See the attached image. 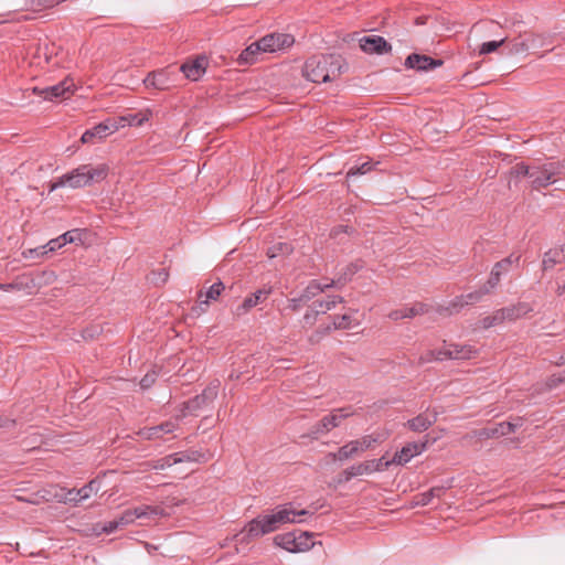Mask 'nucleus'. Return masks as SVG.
I'll use <instances>...</instances> for the list:
<instances>
[{"label": "nucleus", "instance_id": "obj_2", "mask_svg": "<svg viewBox=\"0 0 565 565\" xmlns=\"http://www.w3.org/2000/svg\"><path fill=\"white\" fill-rule=\"evenodd\" d=\"M108 167L106 164H83L63 174L51 185V191L61 186H70L72 189L84 188L93 182H99L107 177Z\"/></svg>", "mask_w": 565, "mask_h": 565}, {"label": "nucleus", "instance_id": "obj_40", "mask_svg": "<svg viewBox=\"0 0 565 565\" xmlns=\"http://www.w3.org/2000/svg\"><path fill=\"white\" fill-rule=\"evenodd\" d=\"M406 310H407V312H406L407 318H414L416 316H420V315L428 312L429 307L426 303L416 302L409 307H406Z\"/></svg>", "mask_w": 565, "mask_h": 565}, {"label": "nucleus", "instance_id": "obj_47", "mask_svg": "<svg viewBox=\"0 0 565 565\" xmlns=\"http://www.w3.org/2000/svg\"><path fill=\"white\" fill-rule=\"evenodd\" d=\"M173 465L184 461H192L194 460V452L188 454V452H175L172 454Z\"/></svg>", "mask_w": 565, "mask_h": 565}, {"label": "nucleus", "instance_id": "obj_56", "mask_svg": "<svg viewBox=\"0 0 565 565\" xmlns=\"http://www.w3.org/2000/svg\"><path fill=\"white\" fill-rule=\"evenodd\" d=\"M41 278H43L45 282H51L55 279V275L53 271H43Z\"/></svg>", "mask_w": 565, "mask_h": 565}, {"label": "nucleus", "instance_id": "obj_19", "mask_svg": "<svg viewBox=\"0 0 565 565\" xmlns=\"http://www.w3.org/2000/svg\"><path fill=\"white\" fill-rule=\"evenodd\" d=\"M178 428L177 420H168L160 425L146 427L138 431V436L145 440H153L161 438L166 434L173 433Z\"/></svg>", "mask_w": 565, "mask_h": 565}, {"label": "nucleus", "instance_id": "obj_26", "mask_svg": "<svg viewBox=\"0 0 565 565\" xmlns=\"http://www.w3.org/2000/svg\"><path fill=\"white\" fill-rule=\"evenodd\" d=\"M263 53L259 42L255 41L249 44L245 50L241 52L238 55L236 63L241 66L252 65L258 60V55Z\"/></svg>", "mask_w": 565, "mask_h": 565}, {"label": "nucleus", "instance_id": "obj_57", "mask_svg": "<svg viewBox=\"0 0 565 565\" xmlns=\"http://www.w3.org/2000/svg\"><path fill=\"white\" fill-rule=\"evenodd\" d=\"M15 287H17V285H15V284L0 285V288H1L2 290H6V291H8V290H12V289H14Z\"/></svg>", "mask_w": 565, "mask_h": 565}, {"label": "nucleus", "instance_id": "obj_59", "mask_svg": "<svg viewBox=\"0 0 565 565\" xmlns=\"http://www.w3.org/2000/svg\"><path fill=\"white\" fill-rule=\"evenodd\" d=\"M70 498H78V494H72V495H68V499Z\"/></svg>", "mask_w": 565, "mask_h": 565}, {"label": "nucleus", "instance_id": "obj_41", "mask_svg": "<svg viewBox=\"0 0 565 565\" xmlns=\"http://www.w3.org/2000/svg\"><path fill=\"white\" fill-rule=\"evenodd\" d=\"M504 321V317L500 315V309L497 310L492 316H488L482 319L481 323L484 329L500 324Z\"/></svg>", "mask_w": 565, "mask_h": 565}, {"label": "nucleus", "instance_id": "obj_18", "mask_svg": "<svg viewBox=\"0 0 565 565\" xmlns=\"http://www.w3.org/2000/svg\"><path fill=\"white\" fill-rule=\"evenodd\" d=\"M271 294V287H264L248 297H246L243 302L236 307L235 315L236 316H243L246 315L248 311H250L254 307H256L259 303H263L268 296Z\"/></svg>", "mask_w": 565, "mask_h": 565}, {"label": "nucleus", "instance_id": "obj_24", "mask_svg": "<svg viewBox=\"0 0 565 565\" xmlns=\"http://www.w3.org/2000/svg\"><path fill=\"white\" fill-rule=\"evenodd\" d=\"M437 420V413L434 412L433 415H428L426 413H422L416 417L407 420L406 426L416 433H422L427 430Z\"/></svg>", "mask_w": 565, "mask_h": 565}, {"label": "nucleus", "instance_id": "obj_44", "mask_svg": "<svg viewBox=\"0 0 565 565\" xmlns=\"http://www.w3.org/2000/svg\"><path fill=\"white\" fill-rule=\"evenodd\" d=\"M504 43V39L499 41H489L481 44L479 54H489L498 50Z\"/></svg>", "mask_w": 565, "mask_h": 565}, {"label": "nucleus", "instance_id": "obj_34", "mask_svg": "<svg viewBox=\"0 0 565 565\" xmlns=\"http://www.w3.org/2000/svg\"><path fill=\"white\" fill-rule=\"evenodd\" d=\"M443 492V487H434L426 492L417 494L414 498V504L419 507L428 505L435 497L439 498Z\"/></svg>", "mask_w": 565, "mask_h": 565}, {"label": "nucleus", "instance_id": "obj_13", "mask_svg": "<svg viewBox=\"0 0 565 565\" xmlns=\"http://www.w3.org/2000/svg\"><path fill=\"white\" fill-rule=\"evenodd\" d=\"M520 256H514L513 254H511L510 256L495 263L487 282L484 284L488 287V289L492 291L499 285L501 275L503 273H507L513 264H518Z\"/></svg>", "mask_w": 565, "mask_h": 565}, {"label": "nucleus", "instance_id": "obj_51", "mask_svg": "<svg viewBox=\"0 0 565 565\" xmlns=\"http://www.w3.org/2000/svg\"><path fill=\"white\" fill-rule=\"evenodd\" d=\"M156 381V373H147L140 381L142 388H149Z\"/></svg>", "mask_w": 565, "mask_h": 565}, {"label": "nucleus", "instance_id": "obj_43", "mask_svg": "<svg viewBox=\"0 0 565 565\" xmlns=\"http://www.w3.org/2000/svg\"><path fill=\"white\" fill-rule=\"evenodd\" d=\"M120 526H126L134 523L137 520V515L134 509L125 510L119 518H117Z\"/></svg>", "mask_w": 565, "mask_h": 565}, {"label": "nucleus", "instance_id": "obj_16", "mask_svg": "<svg viewBox=\"0 0 565 565\" xmlns=\"http://www.w3.org/2000/svg\"><path fill=\"white\" fill-rule=\"evenodd\" d=\"M207 65V57L205 55H200L190 62L183 63L180 71L188 79L199 81L204 75Z\"/></svg>", "mask_w": 565, "mask_h": 565}, {"label": "nucleus", "instance_id": "obj_23", "mask_svg": "<svg viewBox=\"0 0 565 565\" xmlns=\"http://www.w3.org/2000/svg\"><path fill=\"white\" fill-rule=\"evenodd\" d=\"M64 245L61 236L49 241L45 245L39 246L36 248H30L23 253L26 258H39L50 253H54L57 249L62 248Z\"/></svg>", "mask_w": 565, "mask_h": 565}, {"label": "nucleus", "instance_id": "obj_33", "mask_svg": "<svg viewBox=\"0 0 565 565\" xmlns=\"http://www.w3.org/2000/svg\"><path fill=\"white\" fill-rule=\"evenodd\" d=\"M137 519L153 520L158 516H166L167 513L159 505H140L135 508Z\"/></svg>", "mask_w": 565, "mask_h": 565}, {"label": "nucleus", "instance_id": "obj_46", "mask_svg": "<svg viewBox=\"0 0 565 565\" xmlns=\"http://www.w3.org/2000/svg\"><path fill=\"white\" fill-rule=\"evenodd\" d=\"M355 440L359 444V448H360L361 452H364L365 450L371 448L373 444L376 443V439L371 435H365Z\"/></svg>", "mask_w": 565, "mask_h": 565}, {"label": "nucleus", "instance_id": "obj_31", "mask_svg": "<svg viewBox=\"0 0 565 565\" xmlns=\"http://www.w3.org/2000/svg\"><path fill=\"white\" fill-rule=\"evenodd\" d=\"M353 327L352 317L349 315L335 316L331 326H327L322 331H317V340L337 329H351Z\"/></svg>", "mask_w": 565, "mask_h": 565}, {"label": "nucleus", "instance_id": "obj_48", "mask_svg": "<svg viewBox=\"0 0 565 565\" xmlns=\"http://www.w3.org/2000/svg\"><path fill=\"white\" fill-rule=\"evenodd\" d=\"M119 527H121V526L119 525L118 520L116 519V520L104 523L100 527V532L110 534V533H114Z\"/></svg>", "mask_w": 565, "mask_h": 565}, {"label": "nucleus", "instance_id": "obj_17", "mask_svg": "<svg viewBox=\"0 0 565 565\" xmlns=\"http://www.w3.org/2000/svg\"><path fill=\"white\" fill-rule=\"evenodd\" d=\"M360 47L367 54H384L392 50L391 44L380 35L363 36L360 40Z\"/></svg>", "mask_w": 565, "mask_h": 565}, {"label": "nucleus", "instance_id": "obj_7", "mask_svg": "<svg viewBox=\"0 0 565 565\" xmlns=\"http://www.w3.org/2000/svg\"><path fill=\"white\" fill-rule=\"evenodd\" d=\"M387 468L388 463L384 462V458L365 460L344 469L340 476L339 482H349L355 477L384 471Z\"/></svg>", "mask_w": 565, "mask_h": 565}, {"label": "nucleus", "instance_id": "obj_12", "mask_svg": "<svg viewBox=\"0 0 565 565\" xmlns=\"http://www.w3.org/2000/svg\"><path fill=\"white\" fill-rule=\"evenodd\" d=\"M117 130H118V125L116 124V121L113 119H107V120L94 126L93 128L87 129L82 135L81 140L83 143L93 142L95 138L100 140V139L107 137L108 135L116 132Z\"/></svg>", "mask_w": 565, "mask_h": 565}, {"label": "nucleus", "instance_id": "obj_39", "mask_svg": "<svg viewBox=\"0 0 565 565\" xmlns=\"http://www.w3.org/2000/svg\"><path fill=\"white\" fill-rule=\"evenodd\" d=\"M83 235H84L83 231L75 228V230L67 231L60 236H61L64 245H66L68 243L82 242Z\"/></svg>", "mask_w": 565, "mask_h": 565}, {"label": "nucleus", "instance_id": "obj_11", "mask_svg": "<svg viewBox=\"0 0 565 565\" xmlns=\"http://www.w3.org/2000/svg\"><path fill=\"white\" fill-rule=\"evenodd\" d=\"M429 441L426 439L422 443H408L402 447L401 450L396 451L394 457L391 460H386L385 462L391 465L404 466L409 462L414 457L423 454L427 447Z\"/></svg>", "mask_w": 565, "mask_h": 565}, {"label": "nucleus", "instance_id": "obj_27", "mask_svg": "<svg viewBox=\"0 0 565 565\" xmlns=\"http://www.w3.org/2000/svg\"><path fill=\"white\" fill-rule=\"evenodd\" d=\"M333 286H335L334 280H330L323 284L319 282L318 280H311L301 292V299L305 300V302H308L309 300L318 296L320 292H323L326 289H329Z\"/></svg>", "mask_w": 565, "mask_h": 565}, {"label": "nucleus", "instance_id": "obj_3", "mask_svg": "<svg viewBox=\"0 0 565 565\" xmlns=\"http://www.w3.org/2000/svg\"><path fill=\"white\" fill-rule=\"evenodd\" d=\"M565 173V164L561 162H546L533 166L531 184L534 189L546 188L556 182L557 178Z\"/></svg>", "mask_w": 565, "mask_h": 565}, {"label": "nucleus", "instance_id": "obj_25", "mask_svg": "<svg viewBox=\"0 0 565 565\" xmlns=\"http://www.w3.org/2000/svg\"><path fill=\"white\" fill-rule=\"evenodd\" d=\"M532 311V307L526 302H519L500 309V315L504 317V321H514L526 316Z\"/></svg>", "mask_w": 565, "mask_h": 565}, {"label": "nucleus", "instance_id": "obj_5", "mask_svg": "<svg viewBox=\"0 0 565 565\" xmlns=\"http://www.w3.org/2000/svg\"><path fill=\"white\" fill-rule=\"evenodd\" d=\"M274 543L290 553L306 552L315 545L312 534L308 532H301L299 535L294 532L278 534L274 537Z\"/></svg>", "mask_w": 565, "mask_h": 565}, {"label": "nucleus", "instance_id": "obj_54", "mask_svg": "<svg viewBox=\"0 0 565 565\" xmlns=\"http://www.w3.org/2000/svg\"><path fill=\"white\" fill-rule=\"evenodd\" d=\"M305 303V300L301 299V296H299L298 298H292L289 300V305L288 307L292 310V311H297L299 310V308L301 307V305Z\"/></svg>", "mask_w": 565, "mask_h": 565}, {"label": "nucleus", "instance_id": "obj_30", "mask_svg": "<svg viewBox=\"0 0 565 565\" xmlns=\"http://www.w3.org/2000/svg\"><path fill=\"white\" fill-rule=\"evenodd\" d=\"M563 262H565V244L546 252L544 254L542 264L543 268L547 270L553 268L556 264H561Z\"/></svg>", "mask_w": 565, "mask_h": 565}, {"label": "nucleus", "instance_id": "obj_53", "mask_svg": "<svg viewBox=\"0 0 565 565\" xmlns=\"http://www.w3.org/2000/svg\"><path fill=\"white\" fill-rule=\"evenodd\" d=\"M318 315L319 313H316V309L312 307V309L303 316L305 323L312 326L316 322Z\"/></svg>", "mask_w": 565, "mask_h": 565}, {"label": "nucleus", "instance_id": "obj_32", "mask_svg": "<svg viewBox=\"0 0 565 565\" xmlns=\"http://www.w3.org/2000/svg\"><path fill=\"white\" fill-rule=\"evenodd\" d=\"M224 289V284L221 280H218L211 285L206 291L201 290L198 294L200 305H209L210 301L217 300Z\"/></svg>", "mask_w": 565, "mask_h": 565}, {"label": "nucleus", "instance_id": "obj_58", "mask_svg": "<svg viewBox=\"0 0 565 565\" xmlns=\"http://www.w3.org/2000/svg\"><path fill=\"white\" fill-rule=\"evenodd\" d=\"M561 363L565 364V353L561 356Z\"/></svg>", "mask_w": 565, "mask_h": 565}, {"label": "nucleus", "instance_id": "obj_8", "mask_svg": "<svg viewBox=\"0 0 565 565\" xmlns=\"http://www.w3.org/2000/svg\"><path fill=\"white\" fill-rule=\"evenodd\" d=\"M279 529L274 515L263 514L250 520L245 525V533L248 539L259 537Z\"/></svg>", "mask_w": 565, "mask_h": 565}, {"label": "nucleus", "instance_id": "obj_15", "mask_svg": "<svg viewBox=\"0 0 565 565\" xmlns=\"http://www.w3.org/2000/svg\"><path fill=\"white\" fill-rule=\"evenodd\" d=\"M74 84L72 81L64 79L58 84L46 86L44 88L34 87L33 92L46 100H53L54 98L64 97L66 94L72 93Z\"/></svg>", "mask_w": 565, "mask_h": 565}, {"label": "nucleus", "instance_id": "obj_55", "mask_svg": "<svg viewBox=\"0 0 565 565\" xmlns=\"http://www.w3.org/2000/svg\"><path fill=\"white\" fill-rule=\"evenodd\" d=\"M479 437L481 438H493L497 437L493 427L483 428L479 433Z\"/></svg>", "mask_w": 565, "mask_h": 565}, {"label": "nucleus", "instance_id": "obj_10", "mask_svg": "<svg viewBox=\"0 0 565 565\" xmlns=\"http://www.w3.org/2000/svg\"><path fill=\"white\" fill-rule=\"evenodd\" d=\"M263 53H274L286 50L295 43V38L288 33H270L258 40Z\"/></svg>", "mask_w": 565, "mask_h": 565}, {"label": "nucleus", "instance_id": "obj_35", "mask_svg": "<svg viewBox=\"0 0 565 565\" xmlns=\"http://www.w3.org/2000/svg\"><path fill=\"white\" fill-rule=\"evenodd\" d=\"M341 302H343V298L341 296H331L324 301L313 302L312 307L316 309V313H326Z\"/></svg>", "mask_w": 565, "mask_h": 565}, {"label": "nucleus", "instance_id": "obj_6", "mask_svg": "<svg viewBox=\"0 0 565 565\" xmlns=\"http://www.w3.org/2000/svg\"><path fill=\"white\" fill-rule=\"evenodd\" d=\"M354 414L351 406L333 409L329 415L324 416L321 420L315 424L311 428V435L315 437L324 435L335 427H339L341 422Z\"/></svg>", "mask_w": 565, "mask_h": 565}, {"label": "nucleus", "instance_id": "obj_45", "mask_svg": "<svg viewBox=\"0 0 565 565\" xmlns=\"http://www.w3.org/2000/svg\"><path fill=\"white\" fill-rule=\"evenodd\" d=\"M173 465L172 455L164 458L158 459L151 463V468L154 470H164Z\"/></svg>", "mask_w": 565, "mask_h": 565}, {"label": "nucleus", "instance_id": "obj_14", "mask_svg": "<svg viewBox=\"0 0 565 565\" xmlns=\"http://www.w3.org/2000/svg\"><path fill=\"white\" fill-rule=\"evenodd\" d=\"M173 83L172 73L169 68H160L148 73L143 79L146 87L164 90L168 89Z\"/></svg>", "mask_w": 565, "mask_h": 565}, {"label": "nucleus", "instance_id": "obj_28", "mask_svg": "<svg viewBox=\"0 0 565 565\" xmlns=\"http://www.w3.org/2000/svg\"><path fill=\"white\" fill-rule=\"evenodd\" d=\"M100 489V483L98 480H90L87 484L79 489H73L68 491V495L78 494V498H70L71 502L79 503L86 499H88L93 493L98 492Z\"/></svg>", "mask_w": 565, "mask_h": 565}, {"label": "nucleus", "instance_id": "obj_37", "mask_svg": "<svg viewBox=\"0 0 565 565\" xmlns=\"http://www.w3.org/2000/svg\"><path fill=\"white\" fill-rule=\"evenodd\" d=\"M519 426H520L519 424H514L511 422H501V423L497 424L493 427V429H494L495 436L500 437V436H507L511 433H514Z\"/></svg>", "mask_w": 565, "mask_h": 565}, {"label": "nucleus", "instance_id": "obj_42", "mask_svg": "<svg viewBox=\"0 0 565 565\" xmlns=\"http://www.w3.org/2000/svg\"><path fill=\"white\" fill-rule=\"evenodd\" d=\"M372 170V166L369 161L366 162H363L361 164H356V166H353L351 167L349 170H348V173H347V177L348 178H352V177H355V175H359V174H365L367 173L369 171Z\"/></svg>", "mask_w": 565, "mask_h": 565}, {"label": "nucleus", "instance_id": "obj_9", "mask_svg": "<svg viewBox=\"0 0 565 565\" xmlns=\"http://www.w3.org/2000/svg\"><path fill=\"white\" fill-rule=\"evenodd\" d=\"M221 383L211 382L201 394L194 396L185 403V409L190 413L198 412L213 404L218 394Z\"/></svg>", "mask_w": 565, "mask_h": 565}, {"label": "nucleus", "instance_id": "obj_29", "mask_svg": "<svg viewBox=\"0 0 565 565\" xmlns=\"http://www.w3.org/2000/svg\"><path fill=\"white\" fill-rule=\"evenodd\" d=\"M362 454L356 440H351L339 448L337 452L329 454L334 460L344 461Z\"/></svg>", "mask_w": 565, "mask_h": 565}, {"label": "nucleus", "instance_id": "obj_38", "mask_svg": "<svg viewBox=\"0 0 565 565\" xmlns=\"http://www.w3.org/2000/svg\"><path fill=\"white\" fill-rule=\"evenodd\" d=\"M359 268L360 267L356 264L348 265L343 275L338 279H333L335 281L334 287H342L347 281L351 279V277L359 270Z\"/></svg>", "mask_w": 565, "mask_h": 565}, {"label": "nucleus", "instance_id": "obj_22", "mask_svg": "<svg viewBox=\"0 0 565 565\" xmlns=\"http://www.w3.org/2000/svg\"><path fill=\"white\" fill-rule=\"evenodd\" d=\"M443 64L441 60H435L428 55H420L413 53L405 60V66L407 68H414L417 71H429L434 70Z\"/></svg>", "mask_w": 565, "mask_h": 565}, {"label": "nucleus", "instance_id": "obj_36", "mask_svg": "<svg viewBox=\"0 0 565 565\" xmlns=\"http://www.w3.org/2000/svg\"><path fill=\"white\" fill-rule=\"evenodd\" d=\"M291 252V246L286 242H279L268 248L267 255L269 258H275L278 255H287Z\"/></svg>", "mask_w": 565, "mask_h": 565}, {"label": "nucleus", "instance_id": "obj_4", "mask_svg": "<svg viewBox=\"0 0 565 565\" xmlns=\"http://www.w3.org/2000/svg\"><path fill=\"white\" fill-rule=\"evenodd\" d=\"M477 349L469 344L449 343L445 344L440 350H433L428 353V358L423 359L424 362L433 360L444 361L446 359L452 360H469L475 358Z\"/></svg>", "mask_w": 565, "mask_h": 565}, {"label": "nucleus", "instance_id": "obj_1", "mask_svg": "<svg viewBox=\"0 0 565 565\" xmlns=\"http://www.w3.org/2000/svg\"><path fill=\"white\" fill-rule=\"evenodd\" d=\"M342 58L333 54L313 55L303 66L302 74L312 83H326L340 75Z\"/></svg>", "mask_w": 565, "mask_h": 565}, {"label": "nucleus", "instance_id": "obj_49", "mask_svg": "<svg viewBox=\"0 0 565 565\" xmlns=\"http://www.w3.org/2000/svg\"><path fill=\"white\" fill-rule=\"evenodd\" d=\"M407 310H406V307L404 308H401V309H396V310H393L388 313V318L394 320V321H397V320H401V319H405L407 318Z\"/></svg>", "mask_w": 565, "mask_h": 565}, {"label": "nucleus", "instance_id": "obj_21", "mask_svg": "<svg viewBox=\"0 0 565 565\" xmlns=\"http://www.w3.org/2000/svg\"><path fill=\"white\" fill-rule=\"evenodd\" d=\"M491 291L488 289L486 285L480 287L478 290L468 292L466 295H461L456 297L449 305V308L459 311L465 306L473 305L482 300V298L490 294Z\"/></svg>", "mask_w": 565, "mask_h": 565}, {"label": "nucleus", "instance_id": "obj_52", "mask_svg": "<svg viewBox=\"0 0 565 565\" xmlns=\"http://www.w3.org/2000/svg\"><path fill=\"white\" fill-rule=\"evenodd\" d=\"M563 381H565V371L561 372L559 374H554L551 376V379L548 380V387L552 388L554 386H556L558 383H562Z\"/></svg>", "mask_w": 565, "mask_h": 565}, {"label": "nucleus", "instance_id": "obj_50", "mask_svg": "<svg viewBox=\"0 0 565 565\" xmlns=\"http://www.w3.org/2000/svg\"><path fill=\"white\" fill-rule=\"evenodd\" d=\"M533 172V166H526L524 163L516 166V173L519 175L527 177L531 180V173Z\"/></svg>", "mask_w": 565, "mask_h": 565}, {"label": "nucleus", "instance_id": "obj_20", "mask_svg": "<svg viewBox=\"0 0 565 565\" xmlns=\"http://www.w3.org/2000/svg\"><path fill=\"white\" fill-rule=\"evenodd\" d=\"M277 522V524L280 526L286 523H299L301 520H298V516L307 515L309 514L308 510H295L290 503L284 504L279 508H277L276 511L271 513Z\"/></svg>", "mask_w": 565, "mask_h": 565}]
</instances>
